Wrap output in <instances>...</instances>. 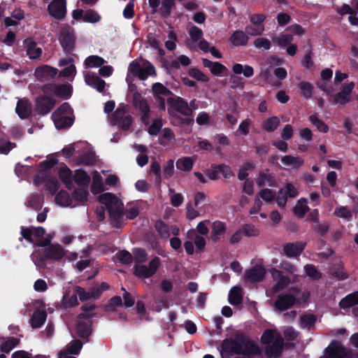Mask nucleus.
Instances as JSON below:
<instances>
[{
    "mask_svg": "<svg viewBox=\"0 0 358 358\" xmlns=\"http://www.w3.org/2000/svg\"><path fill=\"white\" fill-rule=\"evenodd\" d=\"M261 350L254 341L243 333L235 334L234 338H225L222 341L221 355L229 358L231 355H259Z\"/></svg>",
    "mask_w": 358,
    "mask_h": 358,
    "instance_id": "f257e3e1",
    "label": "nucleus"
},
{
    "mask_svg": "<svg viewBox=\"0 0 358 358\" xmlns=\"http://www.w3.org/2000/svg\"><path fill=\"white\" fill-rule=\"evenodd\" d=\"M110 122L117 125L123 131H127L133 123V119L129 111V106L122 103L117 108L110 117Z\"/></svg>",
    "mask_w": 358,
    "mask_h": 358,
    "instance_id": "f03ea898",
    "label": "nucleus"
},
{
    "mask_svg": "<svg viewBox=\"0 0 358 358\" xmlns=\"http://www.w3.org/2000/svg\"><path fill=\"white\" fill-rule=\"evenodd\" d=\"M130 75L138 77L140 80H144L149 76L155 75V69L148 61L132 62L129 66V73Z\"/></svg>",
    "mask_w": 358,
    "mask_h": 358,
    "instance_id": "7ed1b4c3",
    "label": "nucleus"
},
{
    "mask_svg": "<svg viewBox=\"0 0 358 358\" xmlns=\"http://www.w3.org/2000/svg\"><path fill=\"white\" fill-rule=\"evenodd\" d=\"M108 210L109 220L113 227L120 228L123 224L124 215V203H103Z\"/></svg>",
    "mask_w": 358,
    "mask_h": 358,
    "instance_id": "20e7f679",
    "label": "nucleus"
},
{
    "mask_svg": "<svg viewBox=\"0 0 358 358\" xmlns=\"http://www.w3.org/2000/svg\"><path fill=\"white\" fill-rule=\"evenodd\" d=\"M320 358H352L351 352L336 341H332Z\"/></svg>",
    "mask_w": 358,
    "mask_h": 358,
    "instance_id": "39448f33",
    "label": "nucleus"
},
{
    "mask_svg": "<svg viewBox=\"0 0 358 358\" xmlns=\"http://www.w3.org/2000/svg\"><path fill=\"white\" fill-rule=\"evenodd\" d=\"M59 41L65 52L73 51L76 42L73 30L68 26L63 27L59 33Z\"/></svg>",
    "mask_w": 358,
    "mask_h": 358,
    "instance_id": "423d86ee",
    "label": "nucleus"
},
{
    "mask_svg": "<svg viewBox=\"0 0 358 358\" xmlns=\"http://www.w3.org/2000/svg\"><path fill=\"white\" fill-rule=\"evenodd\" d=\"M284 340L280 333H276L275 339L271 344L267 345L264 352L268 358H278L281 356L284 349Z\"/></svg>",
    "mask_w": 358,
    "mask_h": 358,
    "instance_id": "0eeeda50",
    "label": "nucleus"
},
{
    "mask_svg": "<svg viewBox=\"0 0 358 358\" xmlns=\"http://www.w3.org/2000/svg\"><path fill=\"white\" fill-rule=\"evenodd\" d=\"M297 299L292 294H280L274 302V307L279 311L287 310L294 306Z\"/></svg>",
    "mask_w": 358,
    "mask_h": 358,
    "instance_id": "6e6552de",
    "label": "nucleus"
},
{
    "mask_svg": "<svg viewBox=\"0 0 358 358\" xmlns=\"http://www.w3.org/2000/svg\"><path fill=\"white\" fill-rule=\"evenodd\" d=\"M49 14L53 17L60 20L66 13V0H52L48 6Z\"/></svg>",
    "mask_w": 358,
    "mask_h": 358,
    "instance_id": "1a4fd4ad",
    "label": "nucleus"
},
{
    "mask_svg": "<svg viewBox=\"0 0 358 358\" xmlns=\"http://www.w3.org/2000/svg\"><path fill=\"white\" fill-rule=\"evenodd\" d=\"M45 257L48 260L59 262L62 259L65 255L64 248L58 243H53L43 250Z\"/></svg>",
    "mask_w": 358,
    "mask_h": 358,
    "instance_id": "9d476101",
    "label": "nucleus"
},
{
    "mask_svg": "<svg viewBox=\"0 0 358 358\" xmlns=\"http://www.w3.org/2000/svg\"><path fill=\"white\" fill-rule=\"evenodd\" d=\"M134 106L140 109L143 113L141 116L142 122L148 124L149 123V113L150 108L146 101L142 98L141 95L138 93H134L133 96Z\"/></svg>",
    "mask_w": 358,
    "mask_h": 358,
    "instance_id": "9b49d317",
    "label": "nucleus"
},
{
    "mask_svg": "<svg viewBox=\"0 0 358 358\" xmlns=\"http://www.w3.org/2000/svg\"><path fill=\"white\" fill-rule=\"evenodd\" d=\"M265 274V268L261 265H256L252 268L245 270L244 278L247 280L259 282L264 280Z\"/></svg>",
    "mask_w": 358,
    "mask_h": 358,
    "instance_id": "f8f14e48",
    "label": "nucleus"
},
{
    "mask_svg": "<svg viewBox=\"0 0 358 358\" xmlns=\"http://www.w3.org/2000/svg\"><path fill=\"white\" fill-rule=\"evenodd\" d=\"M306 243L302 241L287 243L283 245V251L287 257H297L305 249Z\"/></svg>",
    "mask_w": 358,
    "mask_h": 358,
    "instance_id": "ddd939ff",
    "label": "nucleus"
},
{
    "mask_svg": "<svg viewBox=\"0 0 358 358\" xmlns=\"http://www.w3.org/2000/svg\"><path fill=\"white\" fill-rule=\"evenodd\" d=\"M85 80L88 85L94 87L99 92L103 91L105 87V81L93 73H87L85 75Z\"/></svg>",
    "mask_w": 358,
    "mask_h": 358,
    "instance_id": "4468645a",
    "label": "nucleus"
},
{
    "mask_svg": "<svg viewBox=\"0 0 358 358\" xmlns=\"http://www.w3.org/2000/svg\"><path fill=\"white\" fill-rule=\"evenodd\" d=\"M26 43V52L30 59H39L42 53L43 50L37 46L36 42L31 40H27Z\"/></svg>",
    "mask_w": 358,
    "mask_h": 358,
    "instance_id": "2eb2a0df",
    "label": "nucleus"
},
{
    "mask_svg": "<svg viewBox=\"0 0 358 358\" xmlns=\"http://www.w3.org/2000/svg\"><path fill=\"white\" fill-rule=\"evenodd\" d=\"M15 110L20 118H27L31 113V105L27 99H20L17 103Z\"/></svg>",
    "mask_w": 358,
    "mask_h": 358,
    "instance_id": "dca6fc26",
    "label": "nucleus"
},
{
    "mask_svg": "<svg viewBox=\"0 0 358 358\" xmlns=\"http://www.w3.org/2000/svg\"><path fill=\"white\" fill-rule=\"evenodd\" d=\"M55 102L48 97H43L36 100V110L41 114H46L53 108Z\"/></svg>",
    "mask_w": 358,
    "mask_h": 358,
    "instance_id": "f3484780",
    "label": "nucleus"
},
{
    "mask_svg": "<svg viewBox=\"0 0 358 358\" xmlns=\"http://www.w3.org/2000/svg\"><path fill=\"white\" fill-rule=\"evenodd\" d=\"M57 73V69L49 66L38 67L35 71V76L38 80H46L54 77Z\"/></svg>",
    "mask_w": 358,
    "mask_h": 358,
    "instance_id": "a211bd4d",
    "label": "nucleus"
},
{
    "mask_svg": "<svg viewBox=\"0 0 358 358\" xmlns=\"http://www.w3.org/2000/svg\"><path fill=\"white\" fill-rule=\"evenodd\" d=\"M202 63L203 65L209 69L211 73L215 76H217L227 71V67L219 62H212L208 59H203Z\"/></svg>",
    "mask_w": 358,
    "mask_h": 358,
    "instance_id": "6ab92c4d",
    "label": "nucleus"
},
{
    "mask_svg": "<svg viewBox=\"0 0 358 358\" xmlns=\"http://www.w3.org/2000/svg\"><path fill=\"white\" fill-rule=\"evenodd\" d=\"M92 321L78 320L76 324V332L78 335L83 338H88L92 333Z\"/></svg>",
    "mask_w": 358,
    "mask_h": 358,
    "instance_id": "aec40b11",
    "label": "nucleus"
},
{
    "mask_svg": "<svg viewBox=\"0 0 358 358\" xmlns=\"http://www.w3.org/2000/svg\"><path fill=\"white\" fill-rule=\"evenodd\" d=\"M52 119L57 129H64L69 127L73 124V119L71 116L59 115L57 113L52 114Z\"/></svg>",
    "mask_w": 358,
    "mask_h": 358,
    "instance_id": "412c9836",
    "label": "nucleus"
},
{
    "mask_svg": "<svg viewBox=\"0 0 358 358\" xmlns=\"http://www.w3.org/2000/svg\"><path fill=\"white\" fill-rule=\"evenodd\" d=\"M256 182L257 185L260 187L265 185L273 187L276 185L274 176L268 173V171L260 172L257 178Z\"/></svg>",
    "mask_w": 358,
    "mask_h": 358,
    "instance_id": "4be33fe9",
    "label": "nucleus"
},
{
    "mask_svg": "<svg viewBox=\"0 0 358 358\" xmlns=\"http://www.w3.org/2000/svg\"><path fill=\"white\" fill-rule=\"evenodd\" d=\"M47 313L45 310H37L34 312L31 319V326L34 329L41 327L46 320Z\"/></svg>",
    "mask_w": 358,
    "mask_h": 358,
    "instance_id": "5701e85b",
    "label": "nucleus"
},
{
    "mask_svg": "<svg viewBox=\"0 0 358 358\" xmlns=\"http://www.w3.org/2000/svg\"><path fill=\"white\" fill-rule=\"evenodd\" d=\"M337 12L341 15L350 14L349 22L352 25L358 26V17H357V12L353 8L348 5L343 4L341 8L337 9Z\"/></svg>",
    "mask_w": 358,
    "mask_h": 358,
    "instance_id": "b1692460",
    "label": "nucleus"
},
{
    "mask_svg": "<svg viewBox=\"0 0 358 358\" xmlns=\"http://www.w3.org/2000/svg\"><path fill=\"white\" fill-rule=\"evenodd\" d=\"M228 301L233 306H238L242 303L243 293L240 287H233L229 293Z\"/></svg>",
    "mask_w": 358,
    "mask_h": 358,
    "instance_id": "393cba45",
    "label": "nucleus"
},
{
    "mask_svg": "<svg viewBox=\"0 0 358 358\" xmlns=\"http://www.w3.org/2000/svg\"><path fill=\"white\" fill-rule=\"evenodd\" d=\"M196 160L195 157H183L179 158L176 162V167L182 171H190L192 169L194 162Z\"/></svg>",
    "mask_w": 358,
    "mask_h": 358,
    "instance_id": "a878e982",
    "label": "nucleus"
},
{
    "mask_svg": "<svg viewBox=\"0 0 358 358\" xmlns=\"http://www.w3.org/2000/svg\"><path fill=\"white\" fill-rule=\"evenodd\" d=\"M172 106L178 113L185 116H189L192 113V109L188 106L187 103L184 101L182 99L178 98L173 101Z\"/></svg>",
    "mask_w": 358,
    "mask_h": 358,
    "instance_id": "bb28decb",
    "label": "nucleus"
},
{
    "mask_svg": "<svg viewBox=\"0 0 358 358\" xmlns=\"http://www.w3.org/2000/svg\"><path fill=\"white\" fill-rule=\"evenodd\" d=\"M281 162L292 169H298L303 164V159L299 157L285 155L281 158Z\"/></svg>",
    "mask_w": 358,
    "mask_h": 358,
    "instance_id": "cd10ccee",
    "label": "nucleus"
},
{
    "mask_svg": "<svg viewBox=\"0 0 358 358\" xmlns=\"http://www.w3.org/2000/svg\"><path fill=\"white\" fill-rule=\"evenodd\" d=\"M358 304V291L348 294L339 302V306L345 309Z\"/></svg>",
    "mask_w": 358,
    "mask_h": 358,
    "instance_id": "c85d7f7f",
    "label": "nucleus"
},
{
    "mask_svg": "<svg viewBox=\"0 0 358 358\" xmlns=\"http://www.w3.org/2000/svg\"><path fill=\"white\" fill-rule=\"evenodd\" d=\"M297 194V189L292 184L287 183L283 189L279 191L278 198L280 199H292L296 196Z\"/></svg>",
    "mask_w": 358,
    "mask_h": 358,
    "instance_id": "c756f323",
    "label": "nucleus"
},
{
    "mask_svg": "<svg viewBox=\"0 0 358 358\" xmlns=\"http://www.w3.org/2000/svg\"><path fill=\"white\" fill-rule=\"evenodd\" d=\"M232 71L235 74H243L246 78H250L254 74L253 68L249 65L235 64L233 65Z\"/></svg>",
    "mask_w": 358,
    "mask_h": 358,
    "instance_id": "7c9ffc66",
    "label": "nucleus"
},
{
    "mask_svg": "<svg viewBox=\"0 0 358 358\" xmlns=\"http://www.w3.org/2000/svg\"><path fill=\"white\" fill-rule=\"evenodd\" d=\"M83 343L80 340H73L66 345L64 350L61 352H64L69 355H78L83 348Z\"/></svg>",
    "mask_w": 358,
    "mask_h": 358,
    "instance_id": "2f4dec72",
    "label": "nucleus"
},
{
    "mask_svg": "<svg viewBox=\"0 0 358 358\" xmlns=\"http://www.w3.org/2000/svg\"><path fill=\"white\" fill-rule=\"evenodd\" d=\"M330 273L332 276L340 280H346L349 277V275L344 271V267L341 264H334L330 269Z\"/></svg>",
    "mask_w": 358,
    "mask_h": 358,
    "instance_id": "473e14b6",
    "label": "nucleus"
},
{
    "mask_svg": "<svg viewBox=\"0 0 358 358\" xmlns=\"http://www.w3.org/2000/svg\"><path fill=\"white\" fill-rule=\"evenodd\" d=\"M247 34V33H244L241 31H235L231 36V41L234 45H243L246 44L248 41Z\"/></svg>",
    "mask_w": 358,
    "mask_h": 358,
    "instance_id": "72a5a7b5",
    "label": "nucleus"
},
{
    "mask_svg": "<svg viewBox=\"0 0 358 358\" xmlns=\"http://www.w3.org/2000/svg\"><path fill=\"white\" fill-rule=\"evenodd\" d=\"M105 63V60L97 55H91L87 57L84 64L87 69L99 67Z\"/></svg>",
    "mask_w": 358,
    "mask_h": 358,
    "instance_id": "f704fd0d",
    "label": "nucleus"
},
{
    "mask_svg": "<svg viewBox=\"0 0 358 358\" xmlns=\"http://www.w3.org/2000/svg\"><path fill=\"white\" fill-rule=\"evenodd\" d=\"M122 305L123 303L121 296H115L108 300L107 304L103 306V310L106 313L115 311L117 307L122 306Z\"/></svg>",
    "mask_w": 358,
    "mask_h": 358,
    "instance_id": "c9c22d12",
    "label": "nucleus"
},
{
    "mask_svg": "<svg viewBox=\"0 0 358 358\" xmlns=\"http://www.w3.org/2000/svg\"><path fill=\"white\" fill-rule=\"evenodd\" d=\"M134 274L142 278H148L152 276L148 266L140 264L134 265Z\"/></svg>",
    "mask_w": 358,
    "mask_h": 358,
    "instance_id": "e433bc0d",
    "label": "nucleus"
},
{
    "mask_svg": "<svg viewBox=\"0 0 358 358\" xmlns=\"http://www.w3.org/2000/svg\"><path fill=\"white\" fill-rule=\"evenodd\" d=\"M317 317L313 314H306L301 317V325L303 328L310 330L315 326Z\"/></svg>",
    "mask_w": 358,
    "mask_h": 358,
    "instance_id": "4c0bfd02",
    "label": "nucleus"
},
{
    "mask_svg": "<svg viewBox=\"0 0 358 358\" xmlns=\"http://www.w3.org/2000/svg\"><path fill=\"white\" fill-rule=\"evenodd\" d=\"M308 119L311 124L315 127L317 131L322 133L328 132L329 127L316 115H311L309 116Z\"/></svg>",
    "mask_w": 358,
    "mask_h": 358,
    "instance_id": "58836bf2",
    "label": "nucleus"
},
{
    "mask_svg": "<svg viewBox=\"0 0 358 358\" xmlns=\"http://www.w3.org/2000/svg\"><path fill=\"white\" fill-rule=\"evenodd\" d=\"M78 296L77 292L71 296L69 294H65L62 301L63 306L65 308L76 306L78 305Z\"/></svg>",
    "mask_w": 358,
    "mask_h": 358,
    "instance_id": "ea45409f",
    "label": "nucleus"
},
{
    "mask_svg": "<svg viewBox=\"0 0 358 358\" xmlns=\"http://www.w3.org/2000/svg\"><path fill=\"white\" fill-rule=\"evenodd\" d=\"M59 178L65 183L67 188L72 185L71 171L66 166H62L59 171Z\"/></svg>",
    "mask_w": 358,
    "mask_h": 358,
    "instance_id": "a19ab883",
    "label": "nucleus"
},
{
    "mask_svg": "<svg viewBox=\"0 0 358 358\" xmlns=\"http://www.w3.org/2000/svg\"><path fill=\"white\" fill-rule=\"evenodd\" d=\"M133 258L136 264H143L147 260L148 253L143 248H134L133 250Z\"/></svg>",
    "mask_w": 358,
    "mask_h": 358,
    "instance_id": "79ce46f5",
    "label": "nucleus"
},
{
    "mask_svg": "<svg viewBox=\"0 0 358 358\" xmlns=\"http://www.w3.org/2000/svg\"><path fill=\"white\" fill-rule=\"evenodd\" d=\"M312 229L317 234H318L320 236H325L329 231V224L326 222H320V221L317 223H312L311 225Z\"/></svg>",
    "mask_w": 358,
    "mask_h": 358,
    "instance_id": "37998d69",
    "label": "nucleus"
},
{
    "mask_svg": "<svg viewBox=\"0 0 358 358\" xmlns=\"http://www.w3.org/2000/svg\"><path fill=\"white\" fill-rule=\"evenodd\" d=\"M103 190V181L101 175L96 171L92 179V192L98 194Z\"/></svg>",
    "mask_w": 358,
    "mask_h": 358,
    "instance_id": "c03bdc74",
    "label": "nucleus"
},
{
    "mask_svg": "<svg viewBox=\"0 0 358 358\" xmlns=\"http://www.w3.org/2000/svg\"><path fill=\"white\" fill-rule=\"evenodd\" d=\"M280 122V119L278 117H271L264 121L263 127L266 131L271 132L278 128Z\"/></svg>",
    "mask_w": 358,
    "mask_h": 358,
    "instance_id": "a18cd8bd",
    "label": "nucleus"
},
{
    "mask_svg": "<svg viewBox=\"0 0 358 358\" xmlns=\"http://www.w3.org/2000/svg\"><path fill=\"white\" fill-rule=\"evenodd\" d=\"M306 274L313 280H317L322 278V273L313 264H306L304 266Z\"/></svg>",
    "mask_w": 358,
    "mask_h": 358,
    "instance_id": "49530a36",
    "label": "nucleus"
},
{
    "mask_svg": "<svg viewBox=\"0 0 358 358\" xmlns=\"http://www.w3.org/2000/svg\"><path fill=\"white\" fill-rule=\"evenodd\" d=\"M74 180L79 186L85 187L89 184L90 178L85 172L78 171L74 176Z\"/></svg>",
    "mask_w": 358,
    "mask_h": 358,
    "instance_id": "de8ad7c7",
    "label": "nucleus"
},
{
    "mask_svg": "<svg viewBox=\"0 0 358 358\" xmlns=\"http://www.w3.org/2000/svg\"><path fill=\"white\" fill-rule=\"evenodd\" d=\"M276 333L278 332L271 329H266L261 336V342L264 345L271 344L275 341Z\"/></svg>",
    "mask_w": 358,
    "mask_h": 358,
    "instance_id": "09e8293b",
    "label": "nucleus"
},
{
    "mask_svg": "<svg viewBox=\"0 0 358 358\" xmlns=\"http://www.w3.org/2000/svg\"><path fill=\"white\" fill-rule=\"evenodd\" d=\"M291 282L290 278L288 276L283 275L279 278L276 283L273 287V292L278 293L284 289Z\"/></svg>",
    "mask_w": 358,
    "mask_h": 358,
    "instance_id": "8fccbe9b",
    "label": "nucleus"
},
{
    "mask_svg": "<svg viewBox=\"0 0 358 358\" xmlns=\"http://www.w3.org/2000/svg\"><path fill=\"white\" fill-rule=\"evenodd\" d=\"M155 228L162 238H167L170 236L169 229L163 221L157 220L155 224Z\"/></svg>",
    "mask_w": 358,
    "mask_h": 358,
    "instance_id": "3c124183",
    "label": "nucleus"
},
{
    "mask_svg": "<svg viewBox=\"0 0 358 358\" xmlns=\"http://www.w3.org/2000/svg\"><path fill=\"white\" fill-rule=\"evenodd\" d=\"M301 95L306 99H309L312 96L313 85L306 81H302L299 84Z\"/></svg>",
    "mask_w": 358,
    "mask_h": 358,
    "instance_id": "603ef678",
    "label": "nucleus"
},
{
    "mask_svg": "<svg viewBox=\"0 0 358 358\" xmlns=\"http://www.w3.org/2000/svg\"><path fill=\"white\" fill-rule=\"evenodd\" d=\"M20 340L17 338H11L4 342L1 346V351L5 353L10 352L15 346L18 345Z\"/></svg>",
    "mask_w": 358,
    "mask_h": 358,
    "instance_id": "864d4df0",
    "label": "nucleus"
},
{
    "mask_svg": "<svg viewBox=\"0 0 358 358\" xmlns=\"http://www.w3.org/2000/svg\"><path fill=\"white\" fill-rule=\"evenodd\" d=\"M308 203H296V205L293 208V213L299 218H303L306 213L309 210L307 206Z\"/></svg>",
    "mask_w": 358,
    "mask_h": 358,
    "instance_id": "5fc2aeb1",
    "label": "nucleus"
},
{
    "mask_svg": "<svg viewBox=\"0 0 358 358\" xmlns=\"http://www.w3.org/2000/svg\"><path fill=\"white\" fill-rule=\"evenodd\" d=\"M227 227L224 222L215 221L212 224V234L215 236H221L226 231Z\"/></svg>",
    "mask_w": 358,
    "mask_h": 358,
    "instance_id": "6e6d98bb",
    "label": "nucleus"
},
{
    "mask_svg": "<svg viewBox=\"0 0 358 358\" xmlns=\"http://www.w3.org/2000/svg\"><path fill=\"white\" fill-rule=\"evenodd\" d=\"M242 232L245 236H257L259 234V231L253 224H245L242 227Z\"/></svg>",
    "mask_w": 358,
    "mask_h": 358,
    "instance_id": "4d7b16f0",
    "label": "nucleus"
},
{
    "mask_svg": "<svg viewBox=\"0 0 358 358\" xmlns=\"http://www.w3.org/2000/svg\"><path fill=\"white\" fill-rule=\"evenodd\" d=\"M255 168V165L252 162H246L242 165L240 168L238 178L240 180H244L248 176V172L252 171Z\"/></svg>",
    "mask_w": 358,
    "mask_h": 358,
    "instance_id": "13d9d810",
    "label": "nucleus"
},
{
    "mask_svg": "<svg viewBox=\"0 0 358 358\" xmlns=\"http://www.w3.org/2000/svg\"><path fill=\"white\" fill-rule=\"evenodd\" d=\"M188 73L191 77L196 79L198 81L206 83L209 80L208 77L198 69L192 68L189 70Z\"/></svg>",
    "mask_w": 358,
    "mask_h": 358,
    "instance_id": "bf43d9fd",
    "label": "nucleus"
},
{
    "mask_svg": "<svg viewBox=\"0 0 358 358\" xmlns=\"http://www.w3.org/2000/svg\"><path fill=\"white\" fill-rule=\"evenodd\" d=\"M31 259L37 267L41 268L46 267V260L48 259H46V257H45L43 251L40 255H35L34 252L32 253L31 255Z\"/></svg>",
    "mask_w": 358,
    "mask_h": 358,
    "instance_id": "052dcab7",
    "label": "nucleus"
},
{
    "mask_svg": "<svg viewBox=\"0 0 358 358\" xmlns=\"http://www.w3.org/2000/svg\"><path fill=\"white\" fill-rule=\"evenodd\" d=\"M264 31V26L263 24H255L248 26L245 28V31L248 35L257 36L260 35Z\"/></svg>",
    "mask_w": 358,
    "mask_h": 358,
    "instance_id": "680f3d73",
    "label": "nucleus"
},
{
    "mask_svg": "<svg viewBox=\"0 0 358 358\" xmlns=\"http://www.w3.org/2000/svg\"><path fill=\"white\" fill-rule=\"evenodd\" d=\"M293 41V36L291 34H281L279 37L273 38V42L281 47L289 45Z\"/></svg>",
    "mask_w": 358,
    "mask_h": 358,
    "instance_id": "e2e57ef3",
    "label": "nucleus"
},
{
    "mask_svg": "<svg viewBox=\"0 0 358 358\" xmlns=\"http://www.w3.org/2000/svg\"><path fill=\"white\" fill-rule=\"evenodd\" d=\"M117 259L123 264H130L132 262L133 257L131 254L127 250H122L117 253Z\"/></svg>",
    "mask_w": 358,
    "mask_h": 358,
    "instance_id": "0e129e2a",
    "label": "nucleus"
},
{
    "mask_svg": "<svg viewBox=\"0 0 358 358\" xmlns=\"http://www.w3.org/2000/svg\"><path fill=\"white\" fill-rule=\"evenodd\" d=\"M101 20V16L98 13L90 10L83 15V21L85 22L96 23Z\"/></svg>",
    "mask_w": 358,
    "mask_h": 358,
    "instance_id": "69168bd1",
    "label": "nucleus"
},
{
    "mask_svg": "<svg viewBox=\"0 0 358 358\" xmlns=\"http://www.w3.org/2000/svg\"><path fill=\"white\" fill-rule=\"evenodd\" d=\"M190 59L185 55H180L174 61H173L172 65L175 68H179L180 65L187 66L190 64Z\"/></svg>",
    "mask_w": 358,
    "mask_h": 358,
    "instance_id": "338daca9",
    "label": "nucleus"
},
{
    "mask_svg": "<svg viewBox=\"0 0 358 358\" xmlns=\"http://www.w3.org/2000/svg\"><path fill=\"white\" fill-rule=\"evenodd\" d=\"M254 45L259 49L268 50L271 48V43L267 38H257L254 41Z\"/></svg>",
    "mask_w": 358,
    "mask_h": 358,
    "instance_id": "774afa93",
    "label": "nucleus"
}]
</instances>
